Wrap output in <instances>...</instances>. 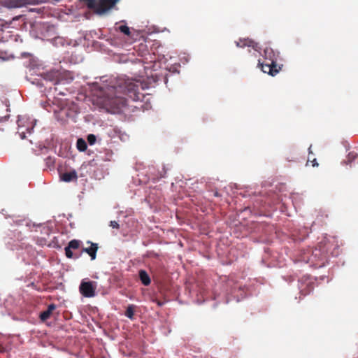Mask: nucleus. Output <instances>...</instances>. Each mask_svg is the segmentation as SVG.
<instances>
[{"instance_id":"obj_1","label":"nucleus","mask_w":358,"mask_h":358,"mask_svg":"<svg viewBox=\"0 0 358 358\" xmlns=\"http://www.w3.org/2000/svg\"><path fill=\"white\" fill-rule=\"evenodd\" d=\"M138 90L139 85L132 82H124L123 85L120 84L117 87L113 85V114H124L129 110L126 98L116 95L119 91L122 92L132 100L138 101L143 97V94Z\"/></svg>"},{"instance_id":"obj_2","label":"nucleus","mask_w":358,"mask_h":358,"mask_svg":"<svg viewBox=\"0 0 358 358\" xmlns=\"http://www.w3.org/2000/svg\"><path fill=\"white\" fill-rule=\"evenodd\" d=\"M105 81L108 80H102L101 83H96L93 85L92 91L94 96H96V99L94 101H96L101 108L105 109L108 113H111L112 104L110 97L112 87L111 81L108 84H105Z\"/></svg>"},{"instance_id":"obj_3","label":"nucleus","mask_w":358,"mask_h":358,"mask_svg":"<svg viewBox=\"0 0 358 358\" xmlns=\"http://www.w3.org/2000/svg\"><path fill=\"white\" fill-rule=\"evenodd\" d=\"M87 7L99 15H102L112 8V0H84Z\"/></svg>"},{"instance_id":"obj_4","label":"nucleus","mask_w":358,"mask_h":358,"mask_svg":"<svg viewBox=\"0 0 358 358\" xmlns=\"http://www.w3.org/2000/svg\"><path fill=\"white\" fill-rule=\"evenodd\" d=\"M97 283L94 281L83 279L79 286L80 293L86 298H92L96 295Z\"/></svg>"},{"instance_id":"obj_5","label":"nucleus","mask_w":358,"mask_h":358,"mask_svg":"<svg viewBox=\"0 0 358 358\" xmlns=\"http://www.w3.org/2000/svg\"><path fill=\"white\" fill-rule=\"evenodd\" d=\"M258 66L264 73H266L272 76H275L280 72L282 65H279L277 63H274L273 62H267L264 61L261 62V61L259 60Z\"/></svg>"},{"instance_id":"obj_6","label":"nucleus","mask_w":358,"mask_h":358,"mask_svg":"<svg viewBox=\"0 0 358 358\" xmlns=\"http://www.w3.org/2000/svg\"><path fill=\"white\" fill-rule=\"evenodd\" d=\"M17 122L18 125L17 133L22 139L26 137V133L30 134L34 129L32 122L30 123V125H26V123H28V118L26 117L19 116Z\"/></svg>"},{"instance_id":"obj_7","label":"nucleus","mask_w":358,"mask_h":358,"mask_svg":"<svg viewBox=\"0 0 358 358\" xmlns=\"http://www.w3.org/2000/svg\"><path fill=\"white\" fill-rule=\"evenodd\" d=\"M64 75L59 71L52 70L46 73L44 79L52 82L55 85L59 84L63 80Z\"/></svg>"},{"instance_id":"obj_8","label":"nucleus","mask_w":358,"mask_h":358,"mask_svg":"<svg viewBox=\"0 0 358 358\" xmlns=\"http://www.w3.org/2000/svg\"><path fill=\"white\" fill-rule=\"evenodd\" d=\"M113 28L117 32L122 34L128 38H131L132 36L130 28L124 22H116L113 26Z\"/></svg>"},{"instance_id":"obj_9","label":"nucleus","mask_w":358,"mask_h":358,"mask_svg":"<svg viewBox=\"0 0 358 358\" xmlns=\"http://www.w3.org/2000/svg\"><path fill=\"white\" fill-rule=\"evenodd\" d=\"M81 241L79 240L73 239L69 241L68 246L65 248V255L68 258H73V253L72 250H76L80 248Z\"/></svg>"},{"instance_id":"obj_10","label":"nucleus","mask_w":358,"mask_h":358,"mask_svg":"<svg viewBox=\"0 0 358 358\" xmlns=\"http://www.w3.org/2000/svg\"><path fill=\"white\" fill-rule=\"evenodd\" d=\"M8 6L11 8H21L27 5H34V0H8Z\"/></svg>"},{"instance_id":"obj_11","label":"nucleus","mask_w":358,"mask_h":358,"mask_svg":"<svg viewBox=\"0 0 358 358\" xmlns=\"http://www.w3.org/2000/svg\"><path fill=\"white\" fill-rule=\"evenodd\" d=\"M87 243H90V246L89 248H83L82 252L87 253L91 257V259L94 260L96 259L98 245L96 243H93L90 241H88Z\"/></svg>"},{"instance_id":"obj_12","label":"nucleus","mask_w":358,"mask_h":358,"mask_svg":"<svg viewBox=\"0 0 358 358\" xmlns=\"http://www.w3.org/2000/svg\"><path fill=\"white\" fill-rule=\"evenodd\" d=\"M264 60L267 62H273L274 63H277V57L278 55H276L274 51L271 48H266L264 49Z\"/></svg>"},{"instance_id":"obj_13","label":"nucleus","mask_w":358,"mask_h":358,"mask_svg":"<svg viewBox=\"0 0 358 358\" xmlns=\"http://www.w3.org/2000/svg\"><path fill=\"white\" fill-rule=\"evenodd\" d=\"M60 178L66 182L76 181L78 179L77 172L75 170H72L69 172L64 173L60 176Z\"/></svg>"},{"instance_id":"obj_14","label":"nucleus","mask_w":358,"mask_h":358,"mask_svg":"<svg viewBox=\"0 0 358 358\" xmlns=\"http://www.w3.org/2000/svg\"><path fill=\"white\" fill-rule=\"evenodd\" d=\"M236 45L240 48H244L245 46L252 47L255 50H257L258 48L257 43L248 38L240 39L239 41L236 42Z\"/></svg>"},{"instance_id":"obj_15","label":"nucleus","mask_w":358,"mask_h":358,"mask_svg":"<svg viewBox=\"0 0 358 358\" xmlns=\"http://www.w3.org/2000/svg\"><path fill=\"white\" fill-rule=\"evenodd\" d=\"M138 275L143 285L148 286L150 284V278L145 270H140L138 272Z\"/></svg>"},{"instance_id":"obj_16","label":"nucleus","mask_w":358,"mask_h":358,"mask_svg":"<svg viewBox=\"0 0 358 358\" xmlns=\"http://www.w3.org/2000/svg\"><path fill=\"white\" fill-rule=\"evenodd\" d=\"M76 147L79 151L85 152L87 148V143L83 138H80L77 140Z\"/></svg>"},{"instance_id":"obj_17","label":"nucleus","mask_w":358,"mask_h":358,"mask_svg":"<svg viewBox=\"0 0 358 358\" xmlns=\"http://www.w3.org/2000/svg\"><path fill=\"white\" fill-rule=\"evenodd\" d=\"M136 306L133 304L129 305L126 309V311L124 313L125 316H127L128 318L133 320L134 316V312H135Z\"/></svg>"},{"instance_id":"obj_18","label":"nucleus","mask_w":358,"mask_h":358,"mask_svg":"<svg viewBox=\"0 0 358 358\" xmlns=\"http://www.w3.org/2000/svg\"><path fill=\"white\" fill-rule=\"evenodd\" d=\"M357 157V153L355 152H351L348 155L346 159L344 161V163H345L346 164H350L353 161H355Z\"/></svg>"},{"instance_id":"obj_19","label":"nucleus","mask_w":358,"mask_h":358,"mask_svg":"<svg viewBox=\"0 0 358 358\" xmlns=\"http://www.w3.org/2000/svg\"><path fill=\"white\" fill-rule=\"evenodd\" d=\"M51 313H50L48 310L43 311L40 313L39 317L41 321L45 322L48 319L50 318L51 315Z\"/></svg>"},{"instance_id":"obj_20","label":"nucleus","mask_w":358,"mask_h":358,"mask_svg":"<svg viewBox=\"0 0 358 358\" xmlns=\"http://www.w3.org/2000/svg\"><path fill=\"white\" fill-rule=\"evenodd\" d=\"M313 289V287L312 285L308 284V285H307V290L305 289H303L300 291V294H301V295H303V296H305L307 294H308L309 293H310V292H312Z\"/></svg>"},{"instance_id":"obj_21","label":"nucleus","mask_w":358,"mask_h":358,"mask_svg":"<svg viewBox=\"0 0 358 358\" xmlns=\"http://www.w3.org/2000/svg\"><path fill=\"white\" fill-rule=\"evenodd\" d=\"M87 140L88 143L90 145H92L96 143V137L95 135L90 134L87 136Z\"/></svg>"},{"instance_id":"obj_22","label":"nucleus","mask_w":358,"mask_h":358,"mask_svg":"<svg viewBox=\"0 0 358 358\" xmlns=\"http://www.w3.org/2000/svg\"><path fill=\"white\" fill-rule=\"evenodd\" d=\"M56 308H57V306H56V305H55V304H54V303H51V304H50V305L48 306L47 310H48L50 313H52V312L56 309Z\"/></svg>"},{"instance_id":"obj_23","label":"nucleus","mask_w":358,"mask_h":358,"mask_svg":"<svg viewBox=\"0 0 358 358\" xmlns=\"http://www.w3.org/2000/svg\"><path fill=\"white\" fill-rule=\"evenodd\" d=\"M166 173V169H165L164 166L162 167V171L160 172V176H159V178H164L165 177V175Z\"/></svg>"},{"instance_id":"obj_24","label":"nucleus","mask_w":358,"mask_h":358,"mask_svg":"<svg viewBox=\"0 0 358 358\" xmlns=\"http://www.w3.org/2000/svg\"><path fill=\"white\" fill-rule=\"evenodd\" d=\"M313 255L315 256V257H317L319 255H320V250H317V249H315L313 252Z\"/></svg>"},{"instance_id":"obj_25","label":"nucleus","mask_w":358,"mask_h":358,"mask_svg":"<svg viewBox=\"0 0 358 358\" xmlns=\"http://www.w3.org/2000/svg\"><path fill=\"white\" fill-rule=\"evenodd\" d=\"M311 147H312V146L310 145V146L309 147V148H308L309 155H310L312 154ZM311 159H313V157L309 156V157H308V162H310V161H311V160H312Z\"/></svg>"},{"instance_id":"obj_26","label":"nucleus","mask_w":358,"mask_h":358,"mask_svg":"<svg viewBox=\"0 0 358 358\" xmlns=\"http://www.w3.org/2000/svg\"><path fill=\"white\" fill-rule=\"evenodd\" d=\"M310 162H312V166H318V164L317 163L315 158H313Z\"/></svg>"},{"instance_id":"obj_27","label":"nucleus","mask_w":358,"mask_h":358,"mask_svg":"<svg viewBox=\"0 0 358 358\" xmlns=\"http://www.w3.org/2000/svg\"><path fill=\"white\" fill-rule=\"evenodd\" d=\"M119 134H120V131H118L115 129H113V138H115L116 135H117V134L119 135Z\"/></svg>"},{"instance_id":"obj_28","label":"nucleus","mask_w":358,"mask_h":358,"mask_svg":"<svg viewBox=\"0 0 358 358\" xmlns=\"http://www.w3.org/2000/svg\"><path fill=\"white\" fill-rule=\"evenodd\" d=\"M213 196H216V197H219L221 195L220 194V193L217 191H215V192H213Z\"/></svg>"},{"instance_id":"obj_29","label":"nucleus","mask_w":358,"mask_h":358,"mask_svg":"<svg viewBox=\"0 0 358 358\" xmlns=\"http://www.w3.org/2000/svg\"><path fill=\"white\" fill-rule=\"evenodd\" d=\"M119 138L121 139V140H125L126 138H128L127 135H122V136H119Z\"/></svg>"},{"instance_id":"obj_30","label":"nucleus","mask_w":358,"mask_h":358,"mask_svg":"<svg viewBox=\"0 0 358 358\" xmlns=\"http://www.w3.org/2000/svg\"><path fill=\"white\" fill-rule=\"evenodd\" d=\"M119 227V224L117 222H116L115 221H113V229L114 228H118Z\"/></svg>"},{"instance_id":"obj_31","label":"nucleus","mask_w":358,"mask_h":358,"mask_svg":"<svg viewBox=\"0 0 358 358\" xmlns=\"http://www.w3.org/2000/svg\"><path fill=\"white\" fill-rule=\"evenodd\" d=\"M119 1H120V0H113V9H115L116 3H117Z\"/></svg>"},{"instance_id":"obj_32","label":"nucleus","mask_w":358,"mask_h":358,"mask_svg":"<svg viewBox=\"0 0 358 358\" xmlns=\"http://www.w3.org/2000/svg\"><path fill=\"white\" fill-rule=\"evenodd\" d=\"M4 351V348L0 344V352Z\"/></svg>"},{"instance_id":"obj_33","label":"nucleus","mask_w":358,"mask_h":358,"mask_svg":"<svg viewBox=\"0 0 358 358\" xmlns=\"http://www.w3.org/2000/svg\"><path fill=\"white\" fill-rule=\"evenodd\" d=\"M157 304L161 306H162L164 304V303L158 301Z\"/></svg>"},{"instance_id":"obj_34","label":"nucleus","mask_w":358,"mask_h":358,"mask_svg":"<svg viewBox=\"0 0 358 358\" xmlns=\"http://www.w3.org/2000/svg\"><path fill=\"white\" fill-rule=\"evenodd\" d=\"M325 258H326L325 255H322V257H320L321 260H322L323 259H325Z\"/></svg>"},{"instance_id":"obj_35","label":"nucleus","mask_w":358,"mask_h":358,"mask_svg":"<svg viewBox=\"0 0 358 358\" xmlns=\"http://www.w3.org/2000/svg\"><path fill=\"white\" fill-rule=\"evenodd\" d=\"M47 160H48V161H51V160H52V159H51L50 157H48V158H47Z\"/></svg>"},{"instance_id":"obj_36","label":"nucleus","mask_w":358,"mask_h":358,"mask_svg":"<svg viewBox=\"0 0 358 358\" xmlns=\"http://www.w3.org/2000/svg\"><path fill=\"white\" fill-rule=\"evenodd\" d=\"M110 226H112L113 221H110Z\"/></svg>"},{"instance_id":"obj_37","label":"nucleus","mask_w":358,"mask_h":358,"mask_svg":"<svg viewBox=\"0 0 358 358\" xmlns=\"http://www.w3.org/2000/svg\"><path fill=\"white\" fill-rule=\"evenodd\" d=\"M59 94H64L62 92H59Z\"/></svg>"}]
</instances>
